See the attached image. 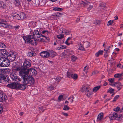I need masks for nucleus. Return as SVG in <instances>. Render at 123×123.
Masks as SVG:
<instances>
[{
  "label": "nucleus",
  "instance_id": "obj_1",
  "mask_svg": "<svg viewBox=\"0 0 123 123\" xmlns=\"http://www.w3.org/2000/svg\"><path fill=\"white\" fill-rule=\"evenodd\" d=\"M41 33L37 30H35L33 32V35H28L27 37L24 36L23 39L25 43H29L32 45H36L37 43L36 42L34 38L36 36H37Z\"/></svg>",
  "mask_w": 123,
  "mask_h": 123
},
{
  "label": "nucleus",
  "instance_id": "obj_2",
  "mask_svg": "<svg viewBox=\"0 0 123 123\" xmlns=\"http://www.w3.org/2000/svg\"><path fill=\"white\" fill-rule=\"evenodd\" d=\"M22 66H19L18 67H16L14 68V69L16 71H19V74L21 76L22 79H23L24 81V82L25 83H27L28 80L30 81L31 80V77H29V75H25V74L26 73L25 72L24 69L22 68Z\"/></svg>",
  "mask_w": 123,
  "mask_h": 123
},
{
  "label": "nucleus",
  "instance_id": "obj_3",
  "mask_svg": "<svg viewBox=\"0 0 123 123\" xmlns=\"http://www.w3.org/2000/svg\"><path fill=\"white\" fill-rule=\"evenodd\" d=\"M29 77H31V78L30 80H28V83H25L24 82V80L23 79H22L23 80L22 82L23 84H21L19 86L18 85V88L21 90H24L25 89L28 87V86H31V85H33L34 83V80L33 78L30 75H29Z\"/></svg>",
  "mask_w": 123,
  "mask_h": 123
},
{
  "label": "nucleus",
  "instance_id": "obj_4",
  "mask_svg": "<svg viewBox=\"0 0 123 123\" xmlns=\"http://www.w3.org/2000/svg\"><path fill=\"white\" fill-rule=\"evenodd\" d=\"M31 65V61L29 59L25 60L23 63L22 68L24 69L25 71H26L28 68L30 67Z\"/></svg>",
  "mask_w": 123,
  "mask_h": 123
},
{
  "label": "nucleus",
  "instance_id": "obj_5",
  "mask_svg": "<svg viewBox=\"0 0 123 123\" xmlns=\"http://www.w3.org/2000/svg\"><path fill=\"white\" fill-rule=\"evenodd\" d=\"M10 77L11 79L17 82L20 81L21 79L19 78L18 77L17 75L15 74L14 72H10Z\"/></svg>",
  "mask_w": 123,
  "mask_h": 123
},
{
  "label": "nucleus",
  "instance_id": "obj_6",
  "mask_svg": "<svg viewBox=\"0 0 123 123\" xmlns=\"http://www.w3.org/2000/svg\"><path fill=\"white\" fill-rule=\"evenodd\" d=\"M16 54L14 52H9L7 54V57L9 59V60L12 62L14 61L16 58V56H15Z\"/></svg>",
  "mask_w": 123,
  "mask_h": 123
},
{
  "label": "nucleus",
  "instance_id": "obj_7",
  "mask_svg": "<svg viewBox=\"0 0 123 123\" xmlns=\"http://www.w3.org/2000/svg\"><path fill=\"white\" fill-rule=\"evenodd\" d=\"M108 116L111 120L116 119L120 121L121 120V119L119 117H118V116L116 112H114L113 114L109 115Z\"/></svg>",
  "mask_w": 123,
  "mask_h": 123
},
{
  "label": "nucleus",
  "instance_id": "obj_8",
  "mask_svg": "<svg viewBox=\"0 0 123 123\" xmlns=\"http://www.w3.org/2000/svg\"><path fill=\"white\" fill-rule=\"evenodd\" d=\"M26 73L25 74V75H28V74H29L31 75H35L37 74V71L34 69L33 68H30L29 70L27 69V70L25 71Z\"/></svg>",
  "mask_w": 123,
  "mask_h": 123
},
{
  "label": "nucleus",
  "instance_id": "obj_9",
  "mask_svg": "<svg viewBox=\"0 0 123 123\" xmlns=\"http://www.w3.org/2000/svg\"><path fill=\"white\" fill-rule=\"evenodd\" d=\"M43 36L41 33H40L37 36H35V39L36 40L39 42H44L45 41V40L44 38H42L43 37Z\"/></svg>",
  "mask_w": 123,
  "mask_h": 123
},
{
  "label": "nucleus",
  "instance_id": "obj_10",
  "mask_svg": "<svg viewBox=\"0 0 123 123\" xmlns=\"http://www.w3.org/2000/svg\"><path fill=\"white\" fill-rule=\"evenodd\" d=\"M4 61H3V67L8 66L10 64V61L8 59L4 56L3 57Z\"/></svg>",
  "mask_w": 123,
  "mask_h": 123
},
{
  "label": "nucleus",
  "instance_id": "obj_11",
  "mask_svg": "<svg viewBox=\"0 0 123 123\" xmlns=\"http://www.w3.org/2000/svg\"><path fill=\"white\" fill-rule=\"evenodd\" d=\"M7 86L12 89H16L18 88L17 84L15 82L8 84L7 85Z\"/></svg>",
  "mask_w": 123,
  "mask_h": 123
},
{
  "label": "nucleus",
  "instance_id": "obj_12",
  "mask_svg": "<svg viewBox=\"0 0 123 123\" xmlns=\"http://www.w3.org/2000/svg\"><path fill=\"white\" fill-rule=\"evenodd\" d=\"M7 99L6 96L2 93H0V102H3Z\"/></svg>",
  "mask_w": 123,
  "mask_h": 123
},
{
  "label": "nucleus",
  "instance_id": "obj_13",
  "mask_svg": "<svg viewBox=\"0 0 123 123\" xmlns=\"http://www.w3.org/2000/svg\"><path fill=\"white\" fill-rule=\"evenodd\" d=\"M49 51H47L41 52L40 53L41 56L43 57L48 58L49 57Z\"/></svg>",
  "mask_w": 123,
  "mask_h": 123
},
{
  "label": "nucleus",
  "instance_id": "obj_14",
  "mask_svg": "<svg viewBox=\"0 0 123 123\" xmlns=\"http://www.w3.org/2000/svg\"><path fill=\"white\" fill-rule=\"evenodd\" d=\"M62 78L61 77L59 76H55L54 78L52 79V80L54 81L53 82V84H55L57 83H58L61 80Z\"/></svg>",
  "mask_w": 123,
  "mask_h": 123
},
{
  "label": "nucleus",
  "instance_id": "obj_15",
  "mask_svg": "<svg viewBox=\"0 0 123 123\" xmlns=\"http://www.w3.org/2000/svg\"><path fill=\"white\" fill-rule=\"evenodd\" d=\"M49 56L54 57L56 55V53L53 50H49Z\"/></svg>",
  "mask_w": 123,
  "mask_h": 123
},
{
  "label": "nucleus",
  "instance_id": "obj_16",
  "mask_svg": "<svg viewBox=\"0 0 123 123\" xmlns=\"http://www.w3.org/2000/svg\"><path fill=\"white\" fill-rule=\"evenodd\" d=\"M0 26L7 28H11L12 27V26L11 25L7 24L6 23L2 24V25H0Z\"/></svg>",
  "mask_w": 123,
  "mask_h": 123
},
{
  "label": "nucleus",
  "instance_id": "obj_17",
  "mask_svg": "<svg viewBox=\"0 0 123 123\" xmlns=\"http://www.w3.org/2000/svg\"><path fill=\"white\" fill-rule=\"evenodd\" d=\"M89 89L88 88L85 86H83L81 89V91L82 92H85V93L89 91Z\"/></svg>",
  "mask_w": 123,
  "mask_h": 123
},
{
  "label": "nucleus",
  "instance_id": "obj_18",
  "mask_svg": "<svg viewBox=\"0 0 123 123\" xmlns=\"http://www.w3.org/2000/svg\"><path fill=\"white\" fill-rule=\"evenodd\" d=\"M6 5L5 3L3 1L0 2V8L2 9H4L6 8Z\"/></svg>",
  "mask_w": 123,
  "mask_h": 123
},
{
  "label": "nucleus",
  "instance_id": "obj_19",
  "mask_svg": "<svg viewBox=\"0 0 123 123\" xmlns=\"http://www.w3.org/2000/svg\"><path fill=\"white\" fill-rule=\"evenodd\" d=\"M123 85L121 83L118 82H116L115 87L117 88V89L118 90H120L121 89L120 87V86H122Z\"/></svg>",
  "mask_w": 123,
  "mask_h": 123
},
{
  "label": "nucleus",
  "instance_id": "obj_20",
  "mask_svg": "<svg viewBox=\"0 0 123 123\" xmlns=\"http://www.w3.org/2000/svg\"><path fill=\"white\" fill-rule=\"evenodd\" d=\"M19 15L20 18V19H23L25 18L26 17L25 14L23 12L19 13Z\"/></svg>",
  "mask_w": 123,
  "mask_h": 123
},
{
  "label": "nucleus",
  "instance_id": "obj_21",
  "mask_svg": "<svg viewBox=\"0 0 123 123\" xmlns=\"http://www.w3.org/2000/svg\"><path fill=\"white\" fill-rule=\"evenodd\" d=\"M89 3L87 1L85 0L84 1H82L81 4L82 5H83L82 6L84 7L85 6H87V5H88Z\"/></svg>",
  "mask_w": 123,
  "mask_h": 123
},
{
  "label": "nucleus",
  "instance_id": "obj_22",
  "mask_svg": "<svg viewBox=\"0 0 123 123\" xmlns=\"http://www.w3.org/2000/svg\"><path fill=\"white\" fill-rule=\"evenodd\" d=\"M103 113H100L98 115L97 117V120L98 121L100 120L101 119L103 118Z\"/></svg>",
  "mask_w": 123,
  "mask_h": 123
},
{
  "label": "nucleus",
  "instance_id": "obj_23",
  "mask_svg": "<svg viewBox=\"0 0 123 123\" xmlns=\"http://www.w3.org/2000/svg\"><path fill=\"white\" fill-rule=\"evenodd\" d=\"M13 3L16 6L19 7L20 6V1L18 0H14Z\"/></svg>",
  "mask_w": 123,
  "mask_h": 123
},
{
  "label": "nucleus",
  "instance_id": "obj_24",
  "mask_svg": "<svg viewBox=\"0 0 123 123\" xmlns=\"http://www.w3.org/2000/svg\"><path fill=\"white\" fill-rule=\"evenodd\" d=\"M3 57L4 56H2L0 57V67H3V61H4Z\"/></svg>",
  "mask_w": 123,
  "mask_h": 123
},
{
  "label": "nucleus",
  "instance_id": "obj_25",
  "mask_svg": "<svg viewBox=\"0 0 123 123\" xmlns=\"http://www.w3.org/2000/svg\"><path fill=\"white\" fill-rule=\"evenodd\" d=\"M1 78L2 79V80H3L6 82H7L9 80L8 77L7 75H5L4 76H3V77H1Z\"/></svg>",
  "mask_w": 123,
  "mask_h": 123
},
{
  "label": "nucleus",
  "instance_id": "obj_26",
  "mask_svg": "<svg viewBox=\"0 0 123 123\" xmlns=\"http://www.w3.org/2000/svg\"><path fill=\"white\" fill-rule=\"evenodd\" d=\"M19 15V13H18L17 14H15V15L14 16V18L18 20H20V17Z\"/></svg>",
  "mask_w": 123,
  "mask_h": 123
},
{
  "label": "nucleus",
  "instance_id": "obj_27",
  "mask_svg": "<svg viewBox=\"0 0 123 123\" xmlns=\"http://www.w3.org/2000/svg\"><path fill=\"white\" fill-rule=\"evenodd\" d=\"M36 54L33 53L32 52H31L28 53L27 54V55L30 57L35 56L36 55Z\"/></svg>",
  "mask_w": 123,
  "mask_h": 123
},
{
  "label": "nucleus",
  "instance_id": "obj_28",
  "mask_svg": "<svg viewBox=\"0 0 123 123\" xmlns=\"http://www.w3.org/2000/svg\"><path fill=\"white\" fill-rule=\"evenodd\" d=\"M46 0H41L40 1V5L41 6H44L46 3Z\"/></svg>",
  "mask_w": 123,
  "mask_h": 123
},
{
  "label": "nucleus",
  "instance_id": "obj_29",
  "mask_svg": "<svg viewBox=\"0 0 123 123\" xmlns=\"http://www.w3.org/2000/svg\"><path fill=\"white\" fill-rule=\"evenodd\" d=\"M71 77L74 79L76 80L78 78V75L76 74H72L71 75Z\"/></svg>",
  "mask_w": 123,
  "mask_h": 123
},
{
  "label": "nucleus",
  "instance_id": "obj_30",
  "mask_svg": "<svg viewBox=\"0 0 123 123\" xmlns=\"http://www.w3.org/2000/svg\"><path fill=\"white\" fill-rule=\"evenodd\" d=\"M123 76V74H115L114 77L116 78H119Z\"/></svg>",
  "mask_w": 123,
  "mask_h": 123
},
{
  "label": "nucleus",
  "instance_id": "obj_31",
  "mask_svg": "<svg viewBox=\"0 0 123 123\" xmlns=\"http://www.w3.org/2000/svg\"><path fill=\"white\" fill-rule=\"evenodd\" d=\"M87 96L88 97H90L91 95L92 94V92L90 90H89V91L87 92L86 93Z\"/></svg>",
  "mask_w": 123,
  "mask_h": 123
},
{
  "label": "nucleus",
  "instance_id": "obj_32",
  "mask_svg": "<svg viewBox=\"0 0 123 123\" xmlns=\"http://www.w3.org/2000/svg\"><path fill=\"white\" fill-rule=\"evenodd\" d=\"M65 46H60L59 47H57L56 48V49H58V50H60L61 49H65L66 48Z\"/></svg>",
  "mask_w": 123,
  "mask_h": 123
},
{
  "label": "nucleus",
  "instance_id": "obj_33",
  "mask_svg": "<svg viewBox=\"0 0 123 123\" xmlns=\"http://www.w3.org/2000/svg\"><path fill=\"white\" fill-rule=\"evenodd\" d=\"M53 10L55 11H61L62 10V8L57 7H54L53 8Z\"/></svg>",
  "mask_w": 123,
  "mask_h": 123
},
{
  "label": "nucleus",
  "instance_id": "obj_34",
  "mask_svg": "<svg viewBox=\"0 0 123 123\" xmlns=\"http://www.w3.org/2000/svg\"><path fill=\"white\" fill-rule=\"evenodd\" d=\"M100 87V86H98L96 87H94L93 90L94 92H96L98 90Z\"/></svg>",
  "mask_w": 123,
  "mask_h": 123
},
{
  "label": "nucleus",
  "instance_id": "obj_35",
  "mask_svg": "<svg viewBox=\"0 0 123 123\" xmlns=\"http://www.w3.org/2000/svg\"><path fill=\"white\" fill-rule=\"evenodd\" d=\"M70 109V108L67 105H65L64 106L63 110H68Z\"/></svg>",
  "mask_w": 123,
  "mask_h": 123
},
{
  "label": "nucleus",
  "instance_id": "obj_36",
  "mask_svg": "<svg viewBox=\"0 0 123 123\" xmlns=\"http://www.w3.org/2000/svg\"><path fill=\"white\" fill-rule=\"evenodd\" d=\"M0 46L1 47L4 48H6V46L2 42L0 43Z\"/></svg>",
  "mask_w": 123,
  "mask_h": 123
},
{
  "label": "nucleus",
  "instance_id": "obj_37",
  "mask_svg": "<svg viewBox=\"0 0 123 123\" xmlns=\"http://www.w3.org/2000/svg\"><path fill=\"white\" fill-rule=\"evenodd\" d=\"M72 73L69 71H68L67 72V76L68 78H71V74Z\"/></svg>",
  "mask_w": 123,
  "mask_h": 123
},
{
  "label": "nucleus",
  "instance_id": "obj_38",
  "mask_svg": "<svg viewBox=\"0 0 123 123\" xmlns=\"http://www.w3.org/2000/svg\"><path fill=\"white\" fill-rule=\"evenodd\" d=\"M114 89H113L111 88H110L109 89V90H108V91L107 92H109L110 93H114Z\"/></svg>",
  "mask_w": 123,
  "mask_h": 123
},
{
  "label": "nucleus",
  "instance_id": "obj_39",
  "mask_svg": "<svg viewBox=\"0 0 123 123\" xmlns=\"http://www.w3.org/2000/svg\"><path fill=\"white\" fill-rule=\"evenodd\" d=\"M100 24V21L97 20H96L94 22V24L97 25H99Z\"/></svg>",
  "mask_w": 123,
  "mask_h": 123
},
{
  "label": "nucleus",
  "instance_id": "obj_40",
  "mask_svg": "<svg viewBox=\"0 0 123 123\" xmlns=\"http://www.w3.org/2000/svg\"><path fill=\"white\" fill-rule=\"evenodd\" d=\"M72 37H68L66 41L65 42V43L67 45H69L70 44V43H68V41L71 39L72 38Z\"/></svg>",
  "mask_w": 123,
  "mask_h": 123
},
{
  "label": "nucleus",
  "instance_id": "obj_41",
  "mask_svg": "<svg viewBox=\"0 0 123 123\" xmlns=\"http://www.w3.org/2000/svg\"><path fill=\"white\" fill-rule=\"evenodd\" d=\"M64 35L63 34H61L57 36V37L59 39H61L64 37Z\"/></svg>",
  "mask_w": 123,
  "mask_h": 123
},
{
  "label": "nucleus",
  "instance_id": "obj_42",
  "mask_svg": "<svg viewBox=\"0 0 123 123\" xmlns=\"http://www.w3.org/2000/svg\"><path fill=\"white\" fill-rule=\"evenodd\" d=\"M79 49L81 50H83L84 49V48L83 47V45L81 43H80L79 44Z\"/></svg>",
  "mask_w": 123,
  "mask_h": 123
},
{
  "label": "nucleus",
  "instance_id": "obj_43",
  "mask_svg": "<svg viewBox=\"0 0 123 123\" xmlns=\"http://www.w3.org/2000/svg\"><path fill=\"white\" fill-rule=\"evenodd\" d=\"M77 57L74 55H72L71 57V59L73 61H75L77 59Z\"/></svg>",
  "mask_w": 123,
  "mask_h": 123
},
{
  "label": "nucleus",
  "instance_id": "obj_44",
  "mask_svg": "<svg viewBox=\"0 0 123 123\" xmlns=\"http://www.w3.org/2000/svg\"><path fill=\"white\" fill-rule=\"evenodd\" d=\"M62 33H64L65 34V35H69L70 34L69 31H68L64 30L62 31Z\"/></svg>",
  "mask_w": 123,
  "mask_h": 123
},
{
  "label": "nucleus",
  "instance_id": "obj_45",
  "mask_svg": "<svg viewBox=\"0 0 123 123\" xmlns=\"http://www.w3.org/2000/svg\"><path fill=\"white\" fill-rule=\"evenodd\" d=\"M119 97V96L118 95H117L115 96L114 97V99L113 100V102H115L116 101V100H117Z\"/></svg>",
  "mask_w": 123,
  "mask_h": 123
},
{
  "label": "nucleus",
  "instance_id": "obj_46",
  "mask_svg": "<svg viewBox=\"0 0 123 123\" xmlns=\"http://www.w3.org/2000/svg\"><path fill=\"white\" fill-rule=\"evenodd\" d=\"M113 22V20H110L108 21L107 24V25H111Z\"/></svg>",
  "mask_w": 123,
  "mask_h": 123
},
{
  "label": "nucleus",
  "instance_id": "obj_47",
  "mask_svg": "<svg viewBox=\"0 0 123 123\" xmlns=\"http://www.w3.org/2000/svg\"><path fill=\"white\" fill-rule=\"evenodd\" d=\"M98 71L97 70H94L92 73V75H94L98 74Z\"/></svg>",
  "mask_w": 123,
  "mask_h": 123
},
{
  "label": "nucleus",
  "instance_id": "obj_48",
  "mask_svg": "<svg viewBox=\"0 0 123 123\" xmlns=\"http://www.w3.org/2000/svg\"><path fill=\"white\" fill-rule=\"evenodd\" d=\"M115 79L114 78L109 79L108 80L111 83H113Z\"/></svg>",
  "mask_w": 123,
  "mask_h": 123
},
{
  "label": "nucleus",
  "instance_id": "obj_49",
  "mask_svg": "<svg viewBox=\"0 0 123 123\" xmlns=\"http://www.w3.org/2000/svg\"><path fill=\"white\" fill-rule=\"evenodd\" d=\"M120 109V108L119 107H117L116 108H115L114 109V111H118Z\"/></svg>",
  "mask_w": 123,
  "mask_h": 123
},
{
  "label": "nucleus",
  "instance_id": "obj_50",
  "mask_svg": "<svg viewBox=\"0 0 123 123\" xmlns=\"http://www.w3.org/2000/svg\"><path fill=\"white\" fill-rule=\"evenodd\" d=\"M93 7V6L92 5H89V7L87 8V10L89 11L92 9Z\"/></svg>",
  "mask_w": 123,
  "mask_h": 123
},
{
  "label": "nucleus",
  "instance_id": "obj_51",
  "mask_svg": "<svg viewBox=\"0 0 123 123\" xmlns=\"http://www.w3.org/2000/svg\"><path fill=\"white\" fill-rule=\"evenodd\" d=\"M84 44L86 45H85L86 47H88L90 45V44L89 42H86Z\"/></svg>",
  "mask_w": 123,
  "mask_h": 123
},
{
  "label": "nucleus",
  "instance_id": "obj_52",
  "mask_svg": "<svg viewBox=\"0 0 123 123\" xmlns=\"http://www.w3.org/2000/svg\"><path fill=\"white\" fill-rule=\"evenodd\" d=\"M63 96L62 95H61L59 96L58 99V100L59 101H61L62 100V99L63 98Z\"/></svg>",
  "mask_w": 123,
  "mask_h": 123
},
{
  "label": "nucleus",
  "instance_id": "obj_53",
  "mask_svg": "<svg viewBox=\"0 0 123 123\" xmlns=\"http://www.w3.org/2000/svg\"><path fill=\"white\" fill-rule=\"evenodd\" d=\"M3 108L2 106L0 105V114H1L2 112Z\"/></svg>",
  "mask_w": 123,
  "mask_h": 123
},
{
  "label": "nucleus",
  "instance_id": "obj_54",
  "mask_svg": "<svg viewBox=\"0 0 123 123\" xmlns=\"http://www.w3.org/2000/svg\"><path fill=\"white\" fill-rule=\"evenodd\" d=\"M89 67L88 66L86 65L84 67L83 70L85 71V70H87L89 69Z\"/></svg>",
  "mask_w": 123,
  "mask_h": 123
},
{
  "label": "nucleus",
  "instance_id": "obj_55",
  "mask_svg": "<svg viewBox=\"0 0 123 123\" xmlns=\"http://www.w3.org/2000/svg\"><path fill=\"white\" fill-rule=\"evenodd\" d=\"M54 89V88L53 86H51L49 87V90H51Z\"/></svg>",
  "mask_w": 123,
  "mask_h": 123
},
{
  "label": "nucleus",
  "instance_id": "obj_56",
  "mask_svg": "<svg viewBox=\"0 0 123 123\" xmlns=\"http://www.w3.org/2000/svg\"><path fill=\"white\" fill-rule=\"evenodd\" d=\"M117 67L120 68H123V65H121V64H120L117 65Z\"/></svg>",
  "mask_w": 123,
  "mask_h": 123
},
{
  "label": "nucleus",
  "instance_id": "obj_57",
  "mask_svg": "<svg viewBox=\"0 0 123 123\" xmlns=\"http://www.w3.org/2000/svg\"><path fill=\"white\" fill-rule=\"evenodd\" d=\"M43 37H44L45 38V39H46L47 40H49V38L48 37H46L45 36H43Z\"/></svg>",
  "mask_w": 123,
  "mask_h": 123
},
{
  "label": "nucleus",
  "instance_id": "obj_58",
  "mask_svg": "<svg viewBox=\"0 0 123 123\" xmlns=\"http://www.w3.org/2000/svg\"><path fill=\"white\" fill-rule=\"evenodd\" d=\"M100 55H102L103 53V50H100L98 51Z\"/></svg>",
  "mask_w": 123,
  "mask_h": 123
},
{
  "label": "nucleus",
  "instance_id": "obj_59",
  "mask_svg": "<svg viewBox=\"0 0 123 123\" xmlns=\"http://www.w3.org/2000/svg\"><path fill=\"white\" fill-rule=\"evenodd\" d=\"M62 114L63 115L67 116H68V114L67 113H65L64 112H62Z\"/></svg>",
  "mask_w": 123,
  "mask_h": 123
},
{
  "label": "nucleus",
  "instance_id": "obj_60",
  "mask_svg": "<svg viewBox=\"0 0 123 123\" xmlns=\"http://www.w3.org/2000/svg\"><path fill=\"white\" fill-rule=\"evenodd\" d=\"M99 55H100V54L99 53V52L98 51V52L96 53L95 54L96 56L97 57Z\"/></svg>",
  "mask_w": 123,
  "mask_h": 123
},
{
  "label": "nucleus",
  "instance_id": "obj_61",
  "mask_svg": "<svg viewBox=\"0 0 123 123\" xmlns=\"http://www.w3.org/2000/svg\"><path fill=\"white\" fill-rule=\"evenodd\" d=\"M47 31H43L42 32V33L43 34H45V33H47Z\"/></svg>",
  "mask_w": 123,
  "mask_h": 123
},
{
  "label": "nucleus",
  "instance_id": "obj_62",
  "mask_svg": "<svg viewBox=\"0 0 123 123\" xmlns=\"http://www.w3.org/2000/svg\"><path fill=\"white\" fill-rule=\"evenodd\" d=\"M15 29L16 30L18 29L19 27V25L16 26H15Z\"/></svg>",
  "mask_w": 123,
  "mask_h": 123
},
{
  "label": "nucleus",
  "instance_id": "obj_63",
  "mask_svg": "<svg viewBox=\"0 0 123 123\" xmlns=\"http://www.w3.org/2000/svg\"><path fill=\"white\" fill-rule=\"evenodd\" d=\"M116 82H115L113 84H110V85L113 86H114L115 87V85H116Z\"/></svg>",
  "mask_w": 123,
  "mask_h": 123
},
{
  "label": "nucleus",
  "instance_id": "obj_64",
  "mask_svg": "<svg viewBox=\"0 0 123 123\" xmlns=\"http://www.w3.org/2000/svg\"><path fill=\"white\" fill-rule=\"evenodd\" d=\"M108 56V55L107 54H105L104 57L105 58H107Z\"/></svg>",
  "mask_w": 123,
  "mask_h": 123
}]
</instances>
